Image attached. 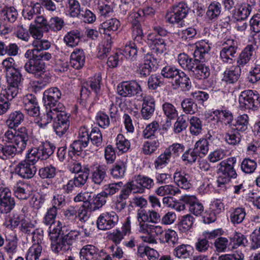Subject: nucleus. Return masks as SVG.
Listing matches in <instances>:
<instances>
[{
    "label": "nucleus",
    "instance_id": "nucleus-38",
    "mask_svg": "<svg viewBox=\"0 0 260 260\" xmlns=\"http://www.w3.org/2000/svg\"><path fill=\"white\" fill-rule=\"evenodd\" d=\"M48 24L47 20L42 15L36 17L34 24H30L29 26L30 32H41V31H48Z\"/></svg>",
    "mask_w": 260,
    "mask_h": 260
},
{
    "label": "nucleus",
    "instance_id": "nucleus-19",
    "mask_svg": "<svg viewBox=\"0 0 260 260\" xmlns=\"http://www.w3.org/2000/svg\"><path fill=\"white\" fill-rule=\"evenodd\" d=\"M23 104L27 114L33 117L38 116L40 114V108L37 99L35 95L28 94L23 98Z\"/></svg>",
    "mask_w": 260,
    "mask_h": 260
},
{
    "label": "nucleus",
    "instance_id": "nucleus-4",
    "mask_svg": "<svg viewBox=\"0 0 260 260\" xmlns=\"http://www.w3.org/2000/svg\"><path fill=\"white\" fill-rule=\"evenodd\" d=\"M7 77L9 86L7 88L2 89V95L4 96L7 95L9 99H13L19 93V87L23 78L18 70L8 72Z\"/></svg>",
    "mask_w": 260,
    "mask_h": 260
},
{
    "label": "nucleus",
    "instance_id": "nucleus-30",
    "mask_svg": "<svg viewBox=\"0 0 260 260\" xmlns=\"http://www.w3.org/2000/svg\"><path fill=\"white\" fill-rule=\"evenodd\" d=\"M180 189L172 184H165L156 188L155 193L160 197L175 196L180 193Z\"/></svg>",
    "mask_w": 260,
    "mask_h": 260
},
{
    "label": "nucleus",
    "instance_id": "nucleus-25",
    "mask_svg": "<svg viewBox=\"0 0 260 260\" xmlns=\"http://www.w3.org/2000/svg\"><path fill=\"white\" fill-rule=\"evenodd\" d=\"M138 193L144 192L146 189H150L154 185V180L148 176L139 175L132 181Z\"/></svg>",
    "mask_w": 260,
    "mask_h": 260
},
{
    "label": "nucleus",
    "instance_id": "nucleus-40",
    "mask_svg": "<svg viewBox=\"0 0 260 260\" xmlns=\"http://www.w3.org/2000/svg\"><path fill=\"white\" fill-rule=\"evenodd\" d=\"M246 213L244 208L237 207L233 208L230 214L231 221L234 224H239L245 218Z\"/></svg>",
    "mask_w": 260,
    "mask_h": 260
},
{
    "label": "nucleus",
    "instance_id": "nucleus-60",
    "mask_svg": "<svg viewBox=\"0 0 260 260\" xmlns=\"http://www.w3.org/2000/svg\"><path fill=\"white\" fill-rule=\"evenodd\" d=\"M231 243L233 244V248H236L240 246H246L248 241L246 237L241 233L235 232L230 238Z\"/></svg>",
    "mask_w": 260,
    "mask_h": 260
},
{
    "label": "nucleus",
    "instance_id": "nucleus-44",
    "mask_svg": "<svg viewBox=\"0 0 260 260\" xmlns=\"http://www.w3.org/2000/svg\"><path fill=\"white\" fill-rule=\"evenodd\" d=\"M126 168V162L121 160L117 161L111 169V174L114 178H121L124 176Z\"/></svg>",
    "mask_w": 260,
    "mask_h": 260
},
{
    "label": "nucleus",
    "instance_id": "nucleus-26",
    "mask_svg": "<svg viewBox=\"0 0 260 260\" xmlns=\"http://www.w3.org/2000/svg\"><path fill=\"white\" fill-rule=\"evenodd\" d=\"M85 62V55L82 49H75L70 55V63L76 70L81 69Z\"/></svg>",
    "mask_w": 260,
    "mask_h": 260
},
{
    "label": "nucleus",
    "instance_id": "nucleus-63",
    "mask_svg": "<svg viewBox=\"0 0 260 260\" xmlns=\"http://www.w3.org/2000/svg\"><path fill=\"white\" fill-rule=\"evenodd\" d=\"M64 224L67 227L72 228L73 222L77 219V211L73 207L66 210L63 212Z\"/></svg>",
    "mask_w": 260,
    "mask_h": 260
},
{
    "label": "nucleus",
    "instance_id": "nucleus-62",
    "mask_svg": "<svg viewBox=\"0 0 260 260\" xmlns=\"http://www.w3.org/2000/svg\"><path fill=\"white\" fill-rule=\"evenodd\" d=\"M149 139L144 142L142 147L143 152L147 155L153 153L159 146V142L157 139Z\"/></svg>",
    "mask_w": 260,
    "mask_h": 260
},
{
    "label": "nucleus",
    "instance_id": "nucleus-27",
    "mask_svg": "<svg viewBox=\"0 0 260 260\" xmlns=\"http://www.w3.org/2000/svg\"><path fill=\"white\" fill-rule=\"evenodd\" d=\"M172 86L174 89L180 88L182 90L188 91L191 87V82L189 77L183 71H180Z\"/></svg>",
    "mask_w": 260,
    "mask_h": 260
},
{
    "label": "nucleus",
    "instance_id": "nucleus-55",
    "mask_svg": "<svg viewBox=\"0 0 260 260\" xmlns=\"http://www.w3.org/2000/svg\"><path fill=\"white\" fill-rule=\"evenodd\" d=\"M194 149L201 157L205 156L209 150V143L205 139L200 138L194 145Z\"/></svg>",
    "mask_w": 260,
    "mask_h": 260
},
{
    "label": "nucleus",
    "instance_id": "nucleus-31",
    "mask_svg": "<svg viewBox=\"0 0 260 260\" xmlns=\"http://www.w3.org/2000/svg\"><path fill=\"white\" fill-rule=\"evenodd\" d=\"M199 59H193L185 53H180L178 56V61L180 66L184 69L191 71L194 68Z\"/></svg>",
    "mask_w": 260,
    "mask_h": 260
},
{
    "label": "nucleus",
    "instance_id": "nucleus-43",
    "mask_svg": "<svg viewBox=\"0 0 260 260\" xmlns=\"http://www.w3.org/2000/svg\"><path fill=\"white\" fill-rule=\"evenodd\" d=\"M27 185L23 182H17L13 187L15 196L20 200L27 199L29 196L28 190H27Z\"/></svg>",
    "mask_w": 260,
    "mask_h": 260
},
{
    "label": "nucleus",
    "instance_id": "nucleus-57",
    "mask_svg": "<svg viewBox=\"0 0 260 260\" xmlns=\"http://www.w3.org/2000/svg\"><path fill=\"white\" fill-rule=\"evenodd\" d=\"M181 105L183 112L187 114H194L198 110L197 104L190 98L184 99Z\"/></svg>",
    "mask_w": 260,
    "mask_h": 260
},
{
    "label": "nucleus",
    "instance_id": "nucleus-58",
    "mask_svg": "<svg viewBox=\"0 0 260 260\" xmlns=\"http://www.w3.org/2000/svg\"><path fill=\"white\" fill-rule=\"evenodd\" d=\"M89 169L88 167H85L83 169L82 173L78 176H75L71 179L74 183V185L77 187H81L83 186L87 182L88 178Z\"/></svg>",
    "mask_w": 260,
    "mask_h": 260
},
{
    "label": "nucleus",
    "instance_id": "nucleus-24",
    "mask_svg": "<svg viewBox=\"0 0 260 260\" xmlns=\"http://www.w3.org/2000/svg\"><path fill=\"white\" fill-rule=\"evenodd\" d=\"M157 65L156 59L151 54L147 53L144 57V63L140 65L138 72L142 76L146 77L152 70L157 68Z\"/></svg>",
    "mask_w": 260,
    "mask_h": 260
},
{
    "label": "nucleus",
    "instance_id": "nucleus-23",
    "mask_svg": "<svg viewBox=\"0 0 260 260\" xmlns=\"http://www.w3.org/2000/svg\"><path fill=\"white\" fill-rule=\"evenodd\" d=\"M102 250L93 245L84 246L80 250L81 260H99L101 255Z\"/></svg>",
    "mask_w": 260,
    "mask_h": 260
},
{
    "label": "nucleus",
    "instance_id": "nucleus-29",
    "mask_svg": "<svg viewBox=\"0 0 260 260\" xmlns=\"http://www.w3.org/2000/svg\"><path fill=\"white\" fill-rule=\"evenodd\" d=\"M24 116L20 111H13L7 116L6 125L9 128L16 129L24 121Z\"/></svg>",
    "mask_w": 260,
    "mask_h": 260
},
{
    "label": "nucleus",
    "instance_id": "nucleus-15",
    "mask_svg": "<svg viewBox=\"0 0 260 260\" xmlns=\"http://www.w3.org/2000/svg\"><path fill=\"white\" fill-rule=\"evenodd\" d=\"M115 35L111 34H101L102 41L98 46L97 57L99 59L106 58L110 52Z\"/></svg>",
    "mask_w": 260,
    "mask_h": 260
},
{
    "label": "nucleus",
    "instance_id": "nucleus-3",
    "mask_svg": "<svg viewBox=\"0 0 260 260\" xmlns=\"http://www.w3.org/2000/svg\"><path fill=\"white\" fill-rule=\"evenodd\" d=\"M62 228V223L58 221L56 228L53 229L52 232L49 235L52 250L55 253L63 255L70 249V246L61 234Z\"/></svg>",
    "mask_w": 260,
    "mask_h": 260
},
{
    "label": "nucleus",
    "instance_id": "nucleus-59",
    "mask_svg": "<svg viewBox=\"0 0 260 260\" xmlns=\"http://www.w3.org/2000/svg\"><path fill=\"white\" fill-rule=\"evenodd\" d=\"M57 214V210L54 206L49 208L43 218V222L47 225H50V231H51V226L54 223Z\"/></svg>",
    "mask_w": 260,
    "mask_h": 260
},
{
    "label": "nucleus",
    "instance_id": "nucleus-16",
    "mask_svg": "<svg viewBox=\"0 0 260 260\" xmlns=\"http://www.w3.org/2000/svg\"><path fill=\"white\" fill-rule=\"evenodd\" d=\"M102 80L101 76L100 74L95 75L94 76L91 77L88 81L84 83L81 89V96L83 98H87L90 93V90L98 94L101 90V82Z\"/></svg>",
    "mask_w": 260,
    "mask_h": 260
},
{
    "label": "nucleus",
    "instance_id": "nucleus-21",
    "mask_svg": "<svg viewBox=\"0 0 260 260\" xmlns=\"http://www.w3.org/2000/svg\"><path fill=\"white\" fill-rule=\"evenodd\" d=\"M173 179L178 188L188 189L191 186L192 177L190 174L181 169H177L174 173Z\"/></svg>",
    "mask_w": 260,
    "mask_h": 260
},
{
    "label": "nucleus",
    "instance_id": "nucleus-18",
    "mask_svg": "<svg viewBox=\"0 0 260 260\" xmlns=\"http://www.w3.org/2000/svg\"><path fill=\"white\" fill-rule=\"evenodd\" d=\"M236 162L237 158L235 157H229L221 161L219 164V172L230 179H235L237 177V174L234 169Z\"/></svg>",
    "mask_w": 260,
    "mask_h": 260
},
{
    "label": "nucleus",
    "instance_id": "nucleus-20",
    "mask_svg": "<svg viewBox=\"0 0 260 260\" xmlns=\"http://www.w3.org/2000/svg\"><path fill=\"white\" fill-rule=\"evenodd\" d=\"M180 201L189 206V211L196 216L201 215L204 211V206L194 196L184 195Z\"/></svg>",
    "mask_w": 260,
    "mask_h": 260
},
{
    "label": "nucleus",
    "instance_id": "nucleus-22",
    "mask_svg": "<svg viewBox=\"0 0 260 260\" xmlns=\"http://www.w3.org/2000/svg\"><path fill=\"white\" fill-rule=\"evenodd\" d=\"M143 101L141 114L142 117L145 120L149 119L153 115L155 104L154 99L151 96H143Z\"/></svg>",
    "mask_w": 260,
    "mask_h": 260
},
{
    "label": "nucleus",
    "instance_id": "nucleus-12",
    "mask_svg": "<svg viewBox=\"0 0 260 260\" xmlns=\"http://www.w3.org/2000/svg\"><path fill=\"white\" fill-rule=\"evenodd\" d=\"M118 220L119 217L115 212H105L99 216L96 224L98 229L101 230H108L114 228Z\"/></svg>",
    "mask_w": 260,
    "mask_h": 260
},
{
    "label": "nucleus",
    "instance_id": "nucleus-34",
    "mask_svg": "<svg viewBox=\"0 0 260 260\" xmlns=\"http://www.w3.org/2000/svg\"><path fill=\"white\" fill-rule=\"evenodd\" d=\"M240 73L241 68L237 66L233 67L224 71L223 80L228 84L234 83L238 80Z\"/></svg>",
    "mask_w": 260,
    "mask_h": 260
},
{
    "label": "nucleus",
    "instance_id": "nucleus-61",
    "mask_svg": "<svg viewBox=\"0 0 260 260\" xmlns=\"http://www.w3.org/2000/svg\"><path fill=\"white\" fill-rule=\"evenodd\" d=\"M42 251V247L41 245L32 244L26 254V260H39Z\"/></svg>",
    "mask_w": 260,
    "mask_h": 260
},
{
    "label": "nucleus",
    "instance_id": "nucleus-56",
    "mask_svg": "<svg viewBox=\"0 0 260 260\" xmlns=\"http://www.w3.org/2000/svg\"><path fill=\"white\" fill-rule=\"evenodd\" d=\"M248 124V116L246 114H243L237 118L235 123L232 128L239 133H243L247 129Z\"/></svg>",
    "mask_w": 260,
    "mask_h": 260
},
{
    "label": "nucleus",
    "instance_id": "nucleus-17",
    "mask_svg": "<svg viewBox=\"0 0 260 260\" xmlns=\"http://www.w3.org/2000/svg\"><path fill=\"white\" fill-rule=\"evenodd\" d=\"M37 171V168L33 164L23 160L16 165L14 173L24 179L32 178Z\"/></svg>",
    "mask_w": 260,
    "mask_h": 260
},
{
    "label": "nucleus",
    "instance_id": "nucleus-52",
    "mask_svg": "<svg viewBox=\"0 0 260 260\" xmlns=\"http://www.w3.org/2000/svg\"><path fill=\"white\" fill-rule=\"evenodd\" d=\"M257 168V162L253 159L245 158L241 163V171L246 174H251L254 172Z\"/></svg>",
    "mask_w": 260,
    "mask_h": 260
},
{
    "label": "nucleus",
    "instance_id": "nucleus-8",
    "mask_svg": "<svg viewBox=\"0 0 260 260\" xmlns=\"http://www.w3.org/2000/svg\"><path fill=\"white\" fill-rule=\"evenodd\" d=\"M189 11L187 5L183 2L173 5L166 14V21L170 23H178L185 18Z\"/></svg>",
    "mask_w": 260,
    "mask_h": 260
},
{
    "label": "nucleus",
    "instance_id": "nucleus-6",
    "mask_svg": "<svg viewBox=\"0 0 260 260\" xmlns=\"http://www.w3.org/2000/svg\"><path fill=\"white\" fill-rule=\"evenodd\" d=\"M259 95L256 91L245 90L241 92L239 101L242 109L255 110L260 106Z\"/></svg>",
    "mask_w": 260,
    "mask_h": 260
},
{
    "label": "nucleus",
    "instance_id": "nucleus-41",
    "mask_svg": "<svg viewBox=\"0 0 260 260\" xmlns=\"http://www.w3.org/2000/svg\"><path fill=\"white\" fill-rule=\"evenodd\" d=\"M46 108V114H44L41 119L39 126L41 127H45L48 124L51 122L53 119L55 120L59 110H53L52 107L45 106Z\"/></svg>",
    "mask_w": 260,
    "mask_h": 260
},
{
    "label": "nucleus",
    "instance_id": "nucleus-1",
    "mask_svg": "<svg viewBox=\"0 0 260 260\" xmlns=\"http://www.w3.org/2000/svg\"><path fill=\"white\" fill-rule=\"evenodd\" d=\"M29 138L28 130L24 126L20 127L17 131L9 128L5 132L3 140L13 144H0V158L6 160L21 153L26 148Z\"/></svg>",
    "mask_w": 260,
    "mask_h": 260
},
{
    "label": "nucleus",
    "instance_id": "nucleus-28",
    "mask_svg": "<svg viewBox=\"0 0 260 260\" xmlns=\"http://www.w3.org/2000/svg\"><path fill=\"white\" fill-rule=\"evenodd\" d=\"M147 43L152 46L153 49L159 53H162L166 50L164 40L161 38L160 34H148L147 36Z\"/></svg>",
    "mask_w": 260,
    "mask_h": 260
},
{
    "label": "nucleus",
    "instance_id": "nucleus-49",
    "mask_svg": "<svg viewBox=\"0 0 260 260\" xmlns=\"http://www.w3.org/2000/svg\"><path fill=\"white\" fill-rule=\"evenodd\" d=\"M116 149L121 153H125L130 148L131 143L122 134H118L115 139Z\"/></svg>",
    "mask_w": 260,
    "mask_h": 260
},
{
    "label": "nucleus",
    "instance_id": "nucleus-46",
    "mask_svg": "<svg viewBox=\"0 0 260 260\" xmlns=\"http://www.w3.org/2000/svg\"><path fill=\"white\" fill-rule=\"evenodd\" d=\"M189 131L190 134L197 136L201 134L202 131V121L197 116H191L189 119Z\"/></svg>",
    "mask_w": 260,
    "mask_h": 260
},
{
    "label": "nucleus",
    "instance_id": "nucleus-14",
    "mask_svg": "<svg viewBox=\"0 0 260 260\" xmlns=\"http://www.w3.org/2000/svg\"><path fill=\"white\" fill-rule=\"evenodd\" d=\"M69 115L64 110L59 111L53 121V127L56 134L62 136L69 129L70 126Z\"/></svg>",
    "mask_w": 260,
    "mask_h": 260
},
{
    "label": "nucleus",
    "instance_id": "nucleus-36",
    "mask_svg": "<svg viewBox=\"0 0 260 260\" xmlns=\"http://www.w3.org/2000/svg\"><path fill=\"white\" fill-rule=\"evenodd\" d=\"M41 160H44L49 158L54 153L55 147L50 142L46 141L37 147Z\"/></svg>",
    "mask_w": 260,
    "mask_h": 260
},
{
    "label": "nucleus",
    "instance_id": "nucleus-10",
    "mask_svg": "<svg viewBox=\"0 0 260 260\" xmlns=\"http://www.w3.org/2000/svg\"><path fill=\"white\" fill-rule=\"evenodd\" d=\"M90 179L95 186H102L106 181L107 177V167L105 165L93 164L88 168Z\"/></svg>",
    "mask_w": 260,
    "mask_h": 260
},
{
    "label": "nucleus",
    "instance_id": "nucleus-2",
    "mask_svg": "<svg viewBox=\"0 0 260 260\" xmlns=\"http://www.w3.org/2000/svg\"><path fill=\"white\" fill-rule=\"evenodd\" d=\"M35 39L33 41L34 49L28 50L25 53L24 56L29 58L31 56H36L41 60H49L52 58L51 53L47 52L44 50L48 49L50 47V42L46 40H41L43 34H32Z\"/></svg>",
    "mask_w": 260,
    "mask_h": 260
},
{
    "label": "nucleus",
    "instance_id": "nucleus-5",
    "mask_svg": "<svg viewBox=\"0 0 260 260\" xmlns=\"http://www.w3.org/2000/svg\"><path fill=\"white\" fill-rule=\"evenodd\" d=\"M15 206L14 198L10 189L6 186L4 180L0 178V212L3 214L10 213Z\"/></svg>",
    "mask_w": 260,
    "mask_h": 260
},
{
    "label": "nucleus",
    "instance_id": "nucleus-64",
    "mask_svg": "<svg viewBox=\"0 0 260 260\" xmlns=\"http://www.w3.org/2000/svg\"><path fill=\"white\" fill-rule=\"evenodd\" d=\"M1 16L4 20H7L10 22H14L17 18V11L13 7H5L1 12Z\"/></svg>",
    "mask_w": 260,
    "mask_h": 260
},
{
    "label": "nucleus",
    "instance_id": "nucleus-48",
    "mask_svg": "<svg viewBox=\"0 0 260 260\" xmlns=\"http://www.w3.org/2000/svg\"><path fill=\"white\" fill-rule=\"evenodd\" d=\"M224 139L229 144L234 146L240 143L241 135L240 133L231 127L225 133Z\"/></svg>",
    "mask_w": 260,
    "mask_h": 260
},
{
    "label": "nucleus",
    "instance_id": "nucleus-45",
    "mask_svg": "<svg viewBox=\"0 0 260 260\" xmlns=\"http://www.w3.org/2000/svg\"><path fill=\"white\" fill-rule=\"evenodd\" d=\"M149 210L146 211L144 209H139L137 211V218L139 232H141L149 224Z\"/></svg>",
    "mask_w": 260,
    "mask_h": 260
},
{
    "label": "nucleus",
    "instance_id": "nucleus-42",
    "mask_svg": "<svg viewBox=\"0 0 260 260\" xmlns=\"http://www.w3.org/2000/svg\"><path fill=\"white\" fill-rule=\"evenodd\" d=\"M24 219L23 215L13 212L6 218L4 224L7 228L13 230L17 228L20 223H22Z\"/></svg>",
    "mask_w": 260,
    "mask_h": 260
},
{
    "label": "nucleus",
    "instance_id": "nucleus-13",
    "mask_svg": "<svg viewBox=\"0 0 260 260\" xmlns=\"http://www.w3.org/2000/svg\"><path fill=\"white\" fill-rule=\"evenodd\" d=\"M28 60L25 63V71L35 77H39L45 72V64L44 61L36 56L27 58Z\"/></svg>",
    "mask_w": 260,
    "mask_h": 260
},
{
    "label": "nucleus",
    "instance_id": "nucleus-54",
    "mask_svg": "<svg viewBox=\"0 0 260 260\" xmlns=\"http://www.w3.org/2000/svg\"><path fill=\"white\" fill-rule=\"evenodd\" d=\"M122 186L123 183L122 182L106 184L103 186L102 191L108 197H111L118 192Z\"/></svg>",
    "mask_w": 260,
    "mask_h": 260
},
{
    "label": "nucleus",
    "instance_id": "nucleus-9",
    "mask_svg": "<svg viewBox=\"0 0 260 260\" xmlns=\"http://www.w3.org/2000/svg\"><path fill=\"white\" fill-rule=\"evenodd\" d=\"M61 96L60 90L57 87H52L46 90L43 93V100L44 106L52 107L53 110H64L63 105L59 102Z\"/></svg>",
    "mask_w": 260,
    "mask_h": 260
},
{
    "label": "nucleus",
    "instance_id": "nucleus-53",
    "mask_svg": "<svg viewBox=\"0 0 260 260\" xmlns=\"http://www.w3.org/2000/svg\"><path fill=\"white\" fill-rule=\"evenodd\" d=\"M191 247L190 245L181 244L174 249L173 254L179 258L186 259L189 257Z\"/></svg>",
    "mask_w": 260,
    "mask_h": 260
},
{
    "label": "nucleus",
    "instance_id": "nucleus-7",
    "mask_svg": "<svg viewBox=\"0 0 260 260\" xmlns=\"http://www.w3.org/2000/svg\"><path fill=\"white\" fill-rule=\"evenodd\" d=\"M117 89L118 93L123 97L136 96L138 101H141L143 96L140 85L135 80L121 82Z\"/></svg>",
    "mask_w": 260,
    "mask_h": 260
},
{
    "label": "nucleus",
    "instance_id": "nucleus-33",
    "mask_svg": "<svg viewBox=\"0 0 260 260\" xmlns=\"http://www.w3.org/2000/svg\"><path fill=\"white\" fill-rule=\"evenodd\" d=\"M237 49V47L234 44L223 47L220 52V57L222 60L230 64L233 63Z\"/></svg>",
    "mask_w": 260,
    "mask_h": 260
},
{
    "label": "nucleus",
    "instance_id": "nucleus-39",
    "mask_svg": "<svg viewBox=\"0 0 260 260\" xmlns=\"http://www.w3.org/2000/svg\"><path fill=\"white\" fill-rule=\"evenodd\" d=\"M192 73L194 77L198 79H206L210 74L209 67L205 64L201 63L199 60L196 64Z\"/></svg>",
    "mask_w": 260,
    "mask_h": 260
},
{
    "label": "nucleus",
    "instance_id": "nucleus-32",
    "mask_svg": "<svg viewBox=\"0 0 260 260\" xmlns=\"http://www.w3.org/2000/svg\"><path fill=\"white\" fill-rule=\"evenodd\" d=\"M72 228L62 225L61 234L66 240V242L70 246L76 242L81 236V232L76 230H72Z\"/></svg>",
    "mask_w": 260,
    "mask_h": 260
},
{
    "label": "nucleus",
    "instance_id": "nucleus-51",
    "mask_svg": "<svg viewBox=\"0 0 260 260\" xmlns=\"http://www.w3.org/2000/svg\"><path fill=\"white\" fill-rule=\"evenodd\" d=\"M221 5L218 2L211 3L208 6L206 12L207 18L211 20H215L221 13Z\"/></svg>",
    "mask_w": 260,
    "mask_h": 260
},
{
    "label": "nucleus",
    "instance_id": "nucleus-47",
    "mask_svg": "<svg viewBox=\"0 0 260 260\" xmlns=\"http://www.w3.org/2000/svg\"><path fill=\"white\" fill-rule=\"evenodd\" d=\"M159 129V125L157 121H153L147 124L143 131L142 135L145 139H156L155 134Z\"/></svg>",
    "mask_w": 260,
    "mask_h": 260
},
{
    "label": "nucleus",
    "instance_id": "nucleus-11",
    "mask_svg": "<svg viewBox=\"0 0 260 260\" xmlns=\"http://www.w3.org/2000/svg\"><path fill=\"white\" fill-rule=\"evenodd\" d=\"M252 39L253 40L252 44L247 45L237 58V66L241 69L247 66L249 61L255 56L257 49L256 42L254 40L253 36Z\"/></svg>",
    "mask_w": 260,
    "mask_h": 260
},
{
    "label": "nucleus",
    "instance_id": "nucleus-35",
    "mask_svg": "<svg viewBox=\"0 0 260 260\" xmlns=\"http://www.w3.org/2000/svg\"><path fill=\"white\" fill-rule=\"evenodd\" d=\"M43 11V7L39 4V3H36L33 5L26 7L23 10L22 13L25 19L31 20L35 16L36 17L39 16Z\"/></svg>",
    "mask_w": 260,
    "mask_h": 260
},
{
    "label": "nucleus",
    "instance_id": "nucleus-50",
    "mask_svg": "<svg viewBox=\"0 0 260 260\" xmlns=\"http://www.w3.org/2000/svg\"><path fill=\"white\" fill-rule=\"evenodd\" d=\"M178 234L174 230L168 229L166 231L162 237V242L170 246L174 247L178 243Z\"/></svg>",
    "mask_w": 260,
    "mask_h": 260
},
{
    "label": "nucleus",
    "instance_id": "nucleus-37",
    "mask_svg": "<svg viewBox=\"0 0 260 260\" xmlns=\"http://www.w3.org/2000/svg\"><path fill=\"white\" fill-rule=\"evenodd\" d=\"M210 49L209 45L204 41L196 44V48L193 55L195 58L205 60L208 56V52Z\"/></svg>",
    "mask_w": 260,
    "mask_h": 260
}]
</instances>
